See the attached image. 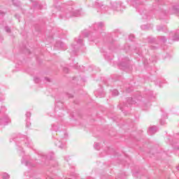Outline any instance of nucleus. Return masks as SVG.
Instances as JSON below:
<instances>
[{
	"instance_id": "obj_1",
	"label": "nucleus",
	"mask_w": 179,
	"mask_h": 179,
	"mask_svg": "<svg viewBox=\"0 0 179 179\" xmlns=\"http://www.w3.org/2000/svg\"><path fill=\"white\" fill-rule=\"evenodd\" d=\"M13 141H15L17 149L23 150V148H32L33 143L30 141V138L27 136L22 135L16 138H13Z\"/></svg>"
},
{
	"instance_id": "obj_2",
	"label": "nucleus",
	"mask_w": 179,
	"mask_h": 179,
	"mask_svg": "<svg viewBox=\"0 0 179 179\" xmlns=\"http://www.w3.org/2000/svg\"><path fill=\"white\" fill-rule=\"evenodd\" d=\"M93 32L86 35L87 37H91V41H94L96 38H100L101 37V30L104 29V22H100L94 23L92 25Z\"/></svg>"
},
{
	"instance_id": "obj_3",
	"label": "nucleus",
	"mask_w": 179,
	"mask_h": 179,
	"mask_svg": "<svg viewBox=\"0 0 179 179\" xmlns=\"http://www.w3.org/2000/svg\"><path fill=\"white\" fill-rule=\"evenodd\" d=\"M79 15H80L79 10H75V8L72 7V4H68L65 6L64 11L60 17L61 19H69L72 16H79Z\"/></svg>"
},
{
	"instance_id": "obj_4",
	"label": "nucleus",
	"mask_w": 179,
	"mask_h": 179,
	"mask_svg": "<svg viewBox=\"0 0 179 179\" xmlns=\"http://www.w3.org/2000/svg\"><path fill=\"white\" fill-rule=\"evenodd\" d=\"M127 2H129V0H127ZM130 3L137 10H138L140 15H142L143 19H150L151 16L149 14H146V13H143L142 10H141L139 5H142V3L139 2V0H130Z\"/></svg>"
},
{
	"instance_id": "obj_5",
	"label": "nucleus",
	"mask_w": 179,
	"mask_h": 179,
	"mask_svg": "<svg viewBox=\"0 0 179 179\" xmlns=\"http://www.w3.org/2000/svg\"><path fill=\"white\" fill-rule=\"evenodd\" d=\"M110 9L113 10V12H122V10L125 9V6H124V3L121 1H111Z\"/></svg>"
},
{
	"instance_id": "obj_6",
	"label": "nucleus",
	"mask_w": 179,
	"mask_h": 179,
	"mask_svg": "<svg viewBox=\"0 0 179 179\" xmlns=\"http://www.w3.org/2000/svg\"><path fill=\"white\" fill-rule=\"evenodd\" d=\"M76 45H71V55H76V52H78V50H79V47H82L83 45V39L77 38L76 39Z\"/></svg>"
},
{
	"instance_id": "obj_7",
	"label": "nucleus",
	"mask_w": 179,
	"mask_h": 179,
	"mask_svg": "<svg viewBox=\"0 0 179 179\" xmlns=\"http://www.w3.org/2000/svg\"><path fill=\"white\" fill-rule=\"evenodd\" d=\"M52 156H54V154L52 153L51 155H45L44 153L39 154V159L37 160V163L38 164H41V162L42 163H45V162H47V160H50L52 159Z\"/></svg>"
},
{
	"instance_id": "obj_8",
	"label": "nucleus",
	"mask_w": 179,
	"mask_h": 179,
	"mask_svg": "<svg viewBox=\"0 0 179 179\" xmlns=\"http://www.w3.org/2000/svg\"><path fill=\"white\" fill-rule=\"evenodd\" d=\"M95 6L98 8V9H101L102 13H110L108 6L103 5L102 3L99 1H95Z\"/></svg>"
},
{
	"instance_id": "obj_9",
	"label": "nucleus",
	"mask_w": 179,
	"mask_h": 179,
	"mask_svg": "<svg viewBox=\"0 0 179 179\" xmlns=\"http://www.w3.org/2000/svg\"><path fill=\"white\" fill-rule=\"evenodd\" d=\"M29 159H30V157L24 156L21 161L22 164H24L27 167H36V164H34L33 161L29 160Z\"/></svg>"
},
{
	"instance_id": "obj_10",
	"label": "nucleus",
	"mask_w": 179,
	"mask_h": 179,
	"mask_svg": "<svg viewBox=\"0 0 179 179\" xmlns=\"http://www.w3.org/2000/svg\"><path fill=\"white\" fill-rule=\"evenodd\" d=\"M9 123H10V118H9L8 115H3L0 118V127H5Z\"/></svg>"
},
{
	"instance_id": "obj_11",
	"label": "nucleus",
	"mask_w": 179,
	"mask_h": 179,
	"mask_svg": "<svg viewBox=\"0 0 179 179\" xmlns=\"http://www.w3.org/2000/svg\"><path fill=\"white\" fill-rule=\"evenodd\" d=\"M170 37H171L173 41H179V29L176 31L171 32Z\"/></svg>"
},
{
	"instance_id": "obj_12",
	"label": "nucleus",
	"mask_w": 179,
	"mask_h": 179,
	"mask_svg": "<svg viewBox=\"0 0 179 179\" xmlns=\"http://www.w3.org/2000/svg\"><path fill=\"white\" fill-rule=\"evenodd\" d=\"M158 128L156 126L150 127L148 130V135H155V132H157Z\"/></svg>"
},
{
	"instance_id": "obj_13",
	"label": "nucleus",
	"mask_w": 179,
	"mask_h": 179,
	"mask_svg": "<svg viewBox=\"0 0 179 179\" xmlns=\"http://www.w3.org/2000/svg\"><path fill=\"white\" fill-rule=\"evenodd\" d=\"M55 47L62 48V50H66V45H65V43H64V42L57 41L55 44Z\"/></svg>"
},
{
	"instance_id": "obj_14",
	"label": "nucleus",
	"mask_w": 179,
	"mask_h": 179,
	"mask_svg": "<svg viewBox=\"0 0 179 179\" xmlns=\"http://www.w3.org/2000/svg\"><path fill=\"white\" fill-rule=\"evenodd\" d=\"M55 145L57 146V148H59L60 149H64L65 148V141H56Z\"/></svg>"
},
{
	"instance_id": "obj_15",
	"label": "nucleus",
	"mask_w": 179,
	"mask_h": 179,
	"mask_svg": "<svg viewBox=\"0 0 179 179\" xmlns=\"http://www.w3.org/2000/svg\"><path fill=\"white\" fill-rule=\"evenodd\" d=\"M141 27L142 30H150V29L153 27V25L150 24H143Z\"/></svg>"
},
{
	"instance_id": "obj_16",
	"label": "nucleus",
	"mask_w": 179,
	"mask_h": 179,
	"mask_svg": "<svg viewBox=\"0 0 179 179\" xmlns=\"http://www.w3.org/2000/svg\"><path fill=\"white\" fill-rule=\"evenodd\" d=\"M127 103L129 104V106H131L132 104H135L136 103V101L132 97H129L127 99Z\"/></svg>"
},
{
	"instance_id": "obj_17",
	"label": "nucleus",
	"mask_w": 179,
	"mask_h": 179,
	"mask_svg": "<svg viewBox=\"0 0 179 179\" xmlns=\"http://www.w3.org/2000/svg\"><path fill=\"white\" fill-rule=\"evenodd\" d=\"M52 131H55V132H58V131H59V124H58V123L53 124L52 125Z\"/></svg>"
},
{
	"instance_id": "obj_18",
	"label": "nucleus",
	"mask_w": 179,
	"mask_h": 179,
	"mask_svg": "<svg viewBox=\"0 0 179 179\" xmlns=\"http://www.w3.org/2000/svg\"><path fill=\"white\" fill-rule=\"evenodd\" d=\"M121 69L125 71L128 68V62L125 64L124 62L121 64Z\"/></svg>"
},
{
	"instance_id": "obj_19",
	"label": "nucleus",
	"mask_w": 179,
	"mask_h": 179,
	"mask_svg": "<svg viewBox=\"0 0 179 179\" xmlns=\"http://www.w3.org/2000/svg\"><path fill=\"white\" fill-rule=\"evenodd\" d=\"M158 40L160 43H166V41H167V39L165 36H159Z\"/></svg>"
},
{
	"instance_id": "obj_20",
	"label": "nucleus",
	"mask_w": 179,
	"mask_h": 179,
	"mask_svg": "<svg viewBox=\"0 0 179 179\" xmlns=\"http://www.w3.org/2000/svg\"><path fill=\"white\" fill-rule=\"evenodd\" d=\"M13 4L14 6H19L20 5V1L18 0H13Z\"/></svg>"
},
{
	"instance_id": "obj_21",
	"label": "nucleus",
	"mask_w": 179,
	"mask_h": 179,
	"mask_svg": "<svg viewBox=\"0 0 179 179\" xmlns=\"http://www.w3.org/2000/svg\"><path fill=\"white\" fill-rule=\"evenodd\" d=\"M157 31H164V27L159 25L157 27Z\"/></svg>"
},
{
	"instance_id": "obj_22",
	"label": "nucleus",
	"mask_w": 179,
	"mask_h": 179,
	"mask_svg": "<svg viewBox=\"0 0 179 179\" xmlns=\"http://www.w3.org/2000/svg\"><path fill=\"white\" fill-rule=\"evenodd\" d=\"M128 103H125L124 105V106L122 107V106H120V110H122V111H125V110H127V108H128Z\"/></svg>"
},
{
	"instance_id": "obj_23",
	"label": "nucleus",
	"mask_w": 179,
	"mask_h": 179,
	"mask_svg": "<svg viewBox=\"0 0 179 179\" xmlns=\"http://www.w3.org/2000/svg\"><path fill=\"white\" fill-rule=\"evenodd\" d=\"M6 111V108L5 106H1L0 109V114H5Z\"/></svg>"
},
{
	"instance_id": "obj_24",
	"label": "nucleus",
	"mask_w": 179,
	"mask_h": 179,
	"mask_svg": "<svg viewBox=\"0 0 179 179\" xmlns=\"http://www.w3.org/2000/svg\"><path fill=\"white\" fill-rule=\"evenodd\" d=\"M94 149H96V150H100V144L99 143H94Z\"/></svg>"
},
{
	"instance_id": "obj_25",
	"label": "nucleus",
	"mask_w": 179,
	"mask_h": 179,
	"mask_svg": "<svg viewBox=\"0 0 179 179\" xmlns=\"http://www.w3.org/2000/svg\"><path fill=\"white\" fill-rule=\"evenodd\" d=\"M173 10L174 13H178V12H179L178 7L177 6H173Z\"/></svg>"
},
{
	"instance_id": "obj_26",
	"label": "nucleus",
	"mask_w": 179,
	"mask_h": 179,
	"mask_svg": "<svg viewBox=\"0 0 179 179\" xmlns=\"http://www.w3.org/2000/svg\"><path fill=\"white\" fill-rule=\"evenodd\" d=\"M3 179H9V175L7 173H3L2 174Z\"/></svg>"
},
{
	"instance_id": "obj_27",
	"label": "nucleus",
	"mask_w": 179,
	"mask_h": 179,
	"mask_svg": "<svg viewBox=\"0 0 179 179\" xmlns=\"http://www.w3.org/2000/svg\"><path fill=\"white\" fill-rule=\"evenodd\" d=\"M112 94H113V96H118V94H120V92H118V90H114L112 92Z\"/></svg>"
},
{
	"instance_id": "obj_28",
	"label": "nucleus",
	"mask_w": 179,
	"mask_h": 179,
	"mask_svg": "<svg viewBox=\"0 0 179 179\" xmlns=\"http://www.w3.org/2000/svg\"><path fill=\"white\" fill-rule=\"evenodd\" d=\"M5 100V95L0 92V101H3Z\"/></svg>"
},
{
	"instance_id": "obj_29",
	"label": "nucleus",
	"mask_w": 179,
	"mask_h": 179,
	"mask_svg": "<svg viewBox=\"0 0 179 179\" xmlns=\"http://www.w3.org/2000/svg\"><path fill=\"white\" fill-rule=\"evenodd\" d=\"M150 48L151 50H157V48H159V47H157V46H156V45H151L150 46Z\"/></svg>"
},
{
	"instance_id": "obj_30",
	"label": "nucleus",
	"mask_w": 179,
	"mask_h": 179,
	"mask_svg": "<svg viewBox=\"0 0 179 179\" xmlns=\"http://www.w3.org/2000/svg\"><path fill=\"white\" fill-rule=\"evenodd\" d=\"M34 80L35 83H40V78L38 77H34Z\"/></svg>"
},
{
	"instance_id": "obj_31",
	"label": "nucleus",
	"mask_w": 179,
	"mask_h": 179,
	"mask_svg": "<svg viewBox=\"0 0 179 179\" xmlns=\"http://www.w3.org/2000/svg\"><path fill=\"white\" fill-rule=\"evenodd\" d=\"M27 118H30L31 117V113L30 112H27V113L25 114Z\"/></svg>"
},
{
	"instance_id": "obj_32",
	"label": "nucleus",
	"mask_w": 179,
	"mask_h": 179,
	"mask_svg": "<svg viewBox=\"0 0 179 179\" xmlns=\"http://www.w3.org/2000/svg\"><path fill=\"white\" fill-rule=\"evenodd\" d=\"M63 71L64 73H68V72H69V69H68L67 67H64L63 69Z\"/></svg>"
},
{
	"instance_id": "obj_33",
	"label": "nucleus",
	"mask_w": 179,
	"mask_h": 179,
	"mask_svg": "<svg viewBox=\"0 0 179 179\" xmlns=\"http://www.w3.org/2000/svg\"><path fill=\"white\" fill-rule=\"evenodd\" d=\"M134 38H135V36L132 34L129 36V39L131 40V41H134Z\"/></svg>"
},
{
	"instance_id": "obj_34",
	"label": "nucleus",
	"mask_w": 179,
	"mask_h": 179,
	"mask_svg": "<svg viewBox=\"0 0 179 179\" xmlns=\"http://www.w3.org/2000/svg\"><path fill=\"white\" fill-rule=\"evenodd\" d=\"M27 122H26V127L27 128H29V127H30V125H31V123H30V122H29V120L27 119Z\"/></svg>"
},
{
	"instance_id": "obj_35",
	"label": "nucleus",
	"mask_w": 179,
	"mask_h": 179,
	"mask_svg": "<svg viewBox=\"0 0 179 179\" xmlns=\"http://www.w3.org/2000/svg\"><path fill=\"white\" fill-rule=\"evenodd\" d=\"M5 31H6L7 33H10V28H9L8 27H5Z\"/></svg>"
},
{
	"instance_id": "obj_36",
	"label": "nucleus",
	"mask_w": 179,
	"mask_h": 179,
	"mask_svg": "<svg viewBox=\"0 0 179 179\" xmlns=\"http://www.w3.org/2000/svg\"><path fill=\"white\" fill-rule=\"evenodd\" d=\"M152 97H155V96H153V92H150V94H149V99H152Z\"/></svg>"
},
{
	"instance_id": "obj_37",
	"label": "nucleus",
	"mask_w": 179,
	"mask_h": 179,
	"mask_svg": "<svg viewBox=\"0 0 179 179\" xmlns=\"http://www.w3.org/2000/svg\"><path fill=\"white\" fill-rule=\"evenodd\" d=\"M160 124H161V125H164L166 124V121L165 120H161Z\"/></svg>"
},
{
	"instance_id": "obj_38",
	"label": "nucleus",
	"mask_w": 179,
	"mask_h": 179,
	"mask_svg": "<svg viewBox=\"0 0 179 179\" xmlns=\"http://www.w3.org/2000/svg\"><path fill=\"white\" fill-rule=\"evenodd\" d=\"M124 50H129V46L128 45H126L124 46Z\"/></svg>"
},
{
	"instance_id": "obj_39",
	"label": "nucleus",
	"mask_w": 179,
	"mask_h": 179,
	"mask_svg": "<svg viewBox=\"0 0 179 179\" xmlns=\"http://www.w3.org/2000/svg\"><path fill=\"white\" fill-rule=\"evenodd\" d=\"M99 97H104L105 94H104V92H102V93H101V94H99Z\"/></svg>"
},
{
	"instance_id": "obj_40",
	"label": "nucleus",
	"mask_w": 179,
	"mask_h": 179,
	"mask_svg": "<svg viewBox=\"0 0 179 179\" xmlns=\"http://www.w3.org/2000/svg\"><path fill=\"white\" fill-rule=\"evenodd\" d=\"M5 13L2 11H0V16H4Z\"/></svg>"
},
{
	"instance_id": "obj_41",
	"label": "nucleus",
	"mask_w": 179,
	"mask_h": 179,
	"mask_svg": "<svg viewBox=\"0 0 179 179\" xmlns=\"http://www.w3.org/2000/svg\"><path fill=\"white\" fill-rule=\"evenodd\" d=\"M45 80H46L47 82H50V78H45Z\"/></svg>"
},
{
	"instance_id": "obj_42",
	"label": "nucleus",
	"mask_w": 179,
	"mask_h": 179,
	"mask_svg": "<svg viewBox=\"0 0 179 179\" xmlns=\"http://www.w3.org/2000/svg\"><path fill=\"white\" fill-rule=\"evenodd\" d=\"M148 41H149V43H153V41H155V39H152L151 41L149 40Z\"/></svg>"
},
{
	"instance_id": "obj_43",
	"label": "nucleus",
	"mask_w": 179,
	"mask_h": 179,
	"mask_svg": "<svg viewBox=\"0 0 179 179\" xmlns=\"http://www.w3.org/2000/svg\"><path fill=\"white\" fill-rule=\"evenodd\" d=\"M15 17H17V19H19L20 17L19 15H15Z\"/></svg>"
},
{
	"instance_id": "obj_44",
	"label": "nucleus",
	"mask_w": 179,
	"mask_h": 179,
	"mask_svg": "<svg viewBox=\"0 0 179 179\" xmlns=\"http://www.w3.org/2000/svg\"><path fill=\"white\" fill-rule=\"evenodd\" d=\"M132 91V88H130V90H127V92H131Z\"/></svg>"
},
{
	"instance_id": "obj_45",
	"label": "nucleus",
	"mask_w": 179,
	"mask_h": 179,
	"mask_svg": "<svg viewBox=\"0 0 179 179\" xmlns=\"http://www.w3.org/2000/svg\"><path fill=\"white\" fill-rule=\"evenodd\" d=\"M151 61H152V62H156V59H152V58H151Z\"/></svg>"
},
{
	"instance_id": "obj_46",
	"label": "nucleus",
	"mask_w": 179,
	"mask_h": 179,
	"mask_svg": "<svg viewBox=\"0 0 179 179\" xmlns=\"http://www.w3.org/2000/svg\"><path fill=\"white\" fill-rule=\"evenodd\" d=\"M177 170L179 171V166L177 167Z\"/></svg>"
},
{
	"instance_id": "obj_47",
	"label": "nucleus",
	"mask_w": 179,
	"mask_h": 179,
	"mask_svg": "<svg viewBox=\"0 0 179 179\" xmlns=\"http://www.w3.org/2000/svg\"><path fill=\"white\" fill-rule=\"evenodd\" d=\"M76 69H79V68H78V67H76Z\"/></svg>"
},
{
	"instance_id": "obj_48",
	"label": "nucleus",
	"mask_w": 179,
	"mask_h": 179,
	"mask_svg": "<svg viewBox=\"0 0 179 179\" xmlns=\"http://www.w3.org/2000/svg\"><path fill=\"white\" fill-rule=\"evenodd\" d=\"M159 87H162V85H159Z\"/></svg>"
},
{
	"instance_id": "obj_49",
	"label": "nucleus",
	"mask_w": 179,
	"mask_h": 179,
	"mask_svg": "<svg viewBox=\"0 0 179 179\" xmlns=\"http://www.w3.org/2000/svg\"><path fill=\"white\" fill-rule=\"evenodd\" d=\"M10 142H12V139H10Z\"/></svg>"
},
{
	"instance_id": "obj_50",
	"label": "nucleus",
	"mask_w": 179,
	"mask_h": 179,
	"mask_svg": "<svg viewBox=\"0 0 179 179\" xmlns=\"http://www.w3.org/2000/svg\"><path fill=\"white\" fill-rule=\"evenodd\" d=\"M59 103H57V106H58Z\"/></svg>"
},
{
	"instance_id": "obj_51",
	"label": "nucleus",
	"mask_w": 179,
	"mask_h": 179,
	"mask_svg": "<svg viewBox=\"0 0 179 179\" xmlns=\"http://www.w3.org/2000/svg\"><path fill=\"white\" fill-rule=\"evenodd\" d=\"M79 68H80V69H80V66H79Z\"/></svg>"
},
{
	"instance_id": "obj_52",
	"label": "nucleus",
	"mask_w": 179,
	"mask_h": 179,
	"mask_svg": "<svg viewBox=\"0 0 179 179\" xmlns=\"http://www.w3.org/2000/svg\"><path fill=\"white\" fill-rule=\"evenodd\" d=\"M69 179H71V178H69Z\"/></svg>"
}]
</instances>
